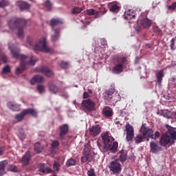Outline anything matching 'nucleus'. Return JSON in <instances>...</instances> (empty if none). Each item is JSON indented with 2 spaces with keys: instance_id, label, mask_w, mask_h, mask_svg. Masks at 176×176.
Segmentation results:
<instances>
[{
  "instance_id": "52",
  "label": "nucleus",
  "mask_w": 176,
  "mask_h": 176,
  "mask_svg": "<svg viewBox=\"0 0 176 176\" xmlns=\"http://www.w3.org/2000/svg\"><path fill=\"white\" fill-rule=\"evenodd\" d=\"M89 97H90V95L88 94V92L87 91H85L83 93V96H82V98L86 99V98H89Z\"/></svg>"
},
{
  "instance_id": "40",
  "label": "nucleus",
  "mask_w": 176,
  "mask_h": 176,
  "mask_svg": "<svg viewBox=\"0 0 176 176\" xmlns=\"http://www.w3.org/2000/svg\"><path fill=\"white\" fill-rule=\"evenodd\" d=\"M36 89L40 94H41V93H45V86L44 85H37Z\"/></svg>"
},
{
  "instance_id": "47",
  "label": "nucleus",
  "mask_w": 176,
  "mask_h": 176,
  "mask_svg": "<svg viewBox=\"0 0 176 176\" xmlns=\"http://www.w3.org/2000/svg\"><path fill=\"white\" fill-rule=\"evenodd\" d=\"M114 124L117 126L118 130H121L123 128V124L120 123V121H116Z\"/></svg>"
},
{
  "instance_id": "27",
  "label": "nucleus",
  "mask_w": 176,
  "mask_h": 176,
  "mask_svg": "<svg viewBox=\"0 0 176 176\" xmlns=\"http://www.w3.org/2000/svg\"><path fill=\"white\" fill-rule=\"evenodd\" d=\"M39 170L41 173H43L44 174H50L51 173H52V169H50V168L45 167V164H41L39 165Z\"/></svg>"
},
{
  "instance_id": "21",
  "label": "nucleus",
  "mask_w": 176,
  "mask_h": 176,
  "mask_svg": "<svg viewBox=\"0 0 176 176\" xmlns=\"http://www.w3.org/2000/svg\"><path fill=\"white\" fill-rule=\"evenodd\" d=\"M113 93H115V88L111 87L109 88L108 90L105 91L104 94V100H111L112 98V96L113 95Z\"/></svg>"
},
{
  "instance_id": "7",
  "label": "nucleus",
  "mask_w": 176,
  "mask_h": 176,
  "mask_svg": "<svg viewBox=\"0 0 176 176\" xmlns=\"http://www.w3.org/2000/svg\"><path fill=\"white\" fill-rule=\"evenodd\" d=\"M81 107L82 111L85 113L93 112V111L96 109V103H94V102L91 99H87L82 100Z\"/></svg>"
},
{
  "instance_id": "41",
  "label": "nucleus",
  "mask_w": 176,
  "mask_h": 176,
  "mask_svg": "<svg viewBox=\"0 0 176 176\" xmlns=\"http://www.w3.org/2000/svg\"><path fill=\"white\" fill-rule=\"evenodd\" d=\"M60 67L63 69H67V68H69V63L68 62L62 61L60 63Z\"/></svg>"
},
{
  "instance_id": "45",
  "label": "nucleus",
  "mask_w": 176,
  "mask_h": 176,
  "mask_svg": "<svg viewBox=\"0 0 176 176\" xmlns=\"http://www.w3.org/2000/svg\"><path fill=\"white\" fill-rule=\"evenodd\" d=\"M10 171H12V173H19V168L14 165H10Z\"/></svg>"
},
{
  "instance_id": "2",
  "label": "nucleus",
  "mask_w": 176,
  "mask_h": 176,
  "mask_svg": "<svg viewBox=\"0 0 176 176\" xmlns=\"http://www.w3.org/2000/svg\"><path fill=\"white\" fill-rule=\"evenodd\" d=\"M166 129L168 131L163 133L160 138V145L170 148V146H173L175 144L176 128L166 125Z\"/></svg>"
},
{
  "instance_id": "10",
  "label": "nucleus",
  "mask_w": 176,
  "mask_h": 176,
  "mask_svg": "<svg viewBox=\"0 0 176 176\" xmlns=\"http://www.w3.org/2000/svg\"><path fill=\"white\" fill-rule=\"evenodd\" d=\"M125 130L127 133L126 138V141L128 142L133 141V138H134V128L133 126H131L130 124H127L125 126Z\"/></svg>"
},
{
  "instance_id": "28",
  "label": "nucleus",
  "mask_w": 176,
  "mask_h": 176,
  "mask_svg": "<svg viewBox=\"0 0 176 176\" xmlns=\"http://www.w3.org/2000/svg\"><path fill=\"white\" fill-rule=\"evenodd\" d=\"M141 25H142L143 28H149L152 25V21L149 19H144L141 21Z\"/></svg>"
},
{
  "instance_id": "43",
  "label": "nucleus",
  "mask_w": 176,
  "mask_h": 176,
  "mask_svg": "<svg viewBox=\"0 0 176 176\" xmlns=\"http://www.w3.org/2000/svg\"><path fill=\"white\" fill-rule=\"evenodd\" d=\"M10 72V67L9 65H6L3 68L2 74H9Z\"/></svg>"
},
{
  "instance_id": "58",
  "label": "nucleus",
  "mask_w": 176,
  "mask_h": 176,
  "mask_svg": "<svg viewBox=\"0 0 176 176\" xmlns=\"http://www.w3.org/2000/svg\"><path fill=\"white\" fill-rule=\"evenodd\" d=\"M102 41H103V43H102V45L103 46H105V45H107V41H104V40H102Z\"/></svg>"
},
{
  "instance_id": "1",
  "label": "nucleus",
  "mask_w": 176,
  "mask_h": 176,
  "mask_svg": "<svg viewBox=\"0 0 176 176\" xmlns=\"http://www.w3.org/2000/svg\"><path fill=\"white\" fill-rule=\"evenodd\" d=\"M8 49L10 50L14 58H19V60H21V66L17 67L16 69V75L23 74V72L25 71L27 65H35V63L38 60L36 56H31L30 60H28V56L20 54V49L14 45L10 46V44H8Z\"/></svg>"
},
{
  "instance_id": "38",
  "label": "nucleus",
  "mask_w": 176,
  "mask_h": 176,
  "mask_svg": "<svg viewBox=\"0 0 176 176\" xmlns=\"http://www.w3.org/2000/svg\"><path fill=\"white\" fill-rule=\"evenodd\" d=\"M103 115L107 116V118H111L113 115V111H112V109H111L109 110H104Z\"/></svg>"
},
{
  "instance_id": "8",
  "label": "nucleus",
  "mask_w": 176,
  "mask_h": 176,
  "mask_svg": "<svg viewBox=\"0 0 176 176\" xmlns=\"http://www.w3.org/2000/svg\"><path fill=\"white\" fill-rule=\"evenodd\" d=\"M109 168L110 171L113 172V174H120L122 173V164H120L119 160L112 161L109 166Z\"/></svg>"
},
{
  "instance_id": "46",
  "label": "nucleus",
  "mask_w": 176,
  "mask_h": 176,
  "mask_svg": "<svg viewBox=\"0 0 176 176\" xmlns=\"http://www.w3.org/2000/svg\"><path fill=\"white\" fill-rule=\"evenodd\" d=\"M168 10H175L176 12V2L172 3V5L168 6Z\"/></svg>"
},
{
  "instance_id": "5",
  "label": "nucleus",
  "mask_w": 176,
  "mask_h": 176,
  "mask_svg": "<svg viewBox=\"0 0 176 176\" xmlns=\"http://www.w3.org/2000/svg\"><path fill=\"white\" fill-rule=\"evenodd\" d=\"M26 46L27 47H33L35 51L38 50V52H45V53H50L52 52L47 45H46V38L38 40L34 46L32 41L28 39Z\"/></svg>"
},
{
  "instance_id": "17",
  "label": "nucleus",
  "mask_w": 176,
  "mask_h": 176,
  "mask_svg": "<svg viewBox=\"0 0 176 176\" xmlns=\"http://www.w3.org/2000/svg\"><path fill=\"white\" fill-rule=\"evenodd\" d=\"M48 87L49 91H50L52 94H57V93L60 91V88H58L54 82H48Z\"/></svg>"
},
{
  "instance_id": "11",
  "label": "nucleus",
  "mask_w": 176,
  "mask_h": 176,
  "mask_svg": "<svg viewBox=\"0 0 176 176\" xmlns=\"http://www.w3.org/2000/svg\"><path fill=\"white\" fill-rule=\"evenodd\" d=\"M69 131V126L68 124H62L59 127V138L60 140H64V138L68 134V131Z\"/></svg>"
},
{
  "instance_id": "24",
  "label": "nucleus",
  "mask_w": 176,
  "mask_h": 176,
  "mask_svg": "<svg viewBox=\"0 0 176 176\" xmlns=\"http://www.w3.org/2000/svg\"><path fill=\"white\" fill-rule=\"evenodd\" d=\"M87 162H88V163L93 162V155L91 154L83 153L81 157V163H86Z\"/></svg>"
},
{
  "instance_id": "48",
  "label": "nucleus",
  "mask_w": 176,
  "mask_h": 176,
  "mask_svg": "<svg viewBox=\"0 0 176 176\" xmlns=\"http://www.w3.org/2000/svg\"><path fill=\"white\" fill-rule=\"evenodd\" d=\"M159 137H160V132L159 131H156L153 135V138H151V140H157V138H159Z\"/></svg>"
},
{
  "instance_id": "15",
  "label": "nucleus",
  "mask_w": 176,
  "mask_h": 176,
  "mask_svg": "<svg viewBox=\"0 0 176 176\" xmlns=\"http://www.w3.org/2000/svg\"><path fill=\"white\" fill-rule=\"evenodd\" d=\"M64 24V21L60 18H53L50 21V27H52V30H54V27Z\"/></svg>"
},
{
  "instance_id": "49",
  "label": "nucleus",
  "mask_w": 176,
  "mask_h": 176,
  "mask_svg": "<svg viewBox=\"0 0 176 176\" xmlns=\"http://www.w3.org/2000/svg\"><path fill=\"white\" fill-rule=\"evenodd\" d=\"M54 169L56 170V171H60V164L57 162L54 163Z\"/></svg>"
},
{
  "instance_id": "44",
  "label": "nucleus",
  "mask_w": 176,
  "mask_h": 176,
  "mask_svg": "<svg viewBox=\"0 0 176 176\" xmlns=\"http://www.w3.org/2000/svg\"><path fill=\"white\" fill-rule=\"evenodd\" d=\"M44 5L47 8V10H52V3L50 1L47 0Z\"/></svg>"
},
{
  "instance_id": "51",
  "label": "nucleus",
  "mask_w": 176,
  "mask_h": 176,
  "mask_svg": "<svg viewBox=\"0 0 176 176\" xmlns=\"http://www.w3.org/2000/svg\"><path fill=\"white\" fill-rule=\"evenodd\" d=\"M135 30L138 33L141 32V31H142V27H141L140 25H137L135 27Z\"/></svg>"
},
{
  "instance_id": "57",
  "label": "nucleus",
  "mask_w": 176,
  "mask_h": 176,
  "mask_svg": "<svg viewBox=\"0 0 176 176\" xmlns=\"http://www.w3.org/2000/svg\"><path fill=\"white\" fill-rule=\"evenodd\" d=\"M88 94H93V90L88 89Z\"/></svg>"
},
{
  "instance_id": "19",
  "label": "nucleus",
  "mask_w": 176,
  "mask_h": 176,
  "mask_svg": "<svg viewBox=\"0 0 176 176\" xmlns=\"http://www.w3.org/2000/svg\"><path fill=\"white\" fill-rule=\"evenodd\" d=\"M44 80L45 78L43 76L36 75L30 80V83L31 85H35V83H42Z\"/></svg>"
},
{
  "instance_id": "9",
  "label": "nucleus",
  "mask_w": 176,
  "mask_h": 176,
  "mask_svg": "<svg viewBox=\"0 0 176 176\" xmlns=\"http://www.w3.org/2000/svg\"><path fill=\"white\" fill-rule=\"evenodd\" d=\"M140 133H142V136L146 141H149V138H153V129L146 127L144 125L142 126Z\"/></svg>"
},
{
  "instance_id": "3",
  "label": "nucleus",
  "mask_w": 176,
  "mask_h": 176,
  "mask_svg": "<svg viewBox=\"0 0 176 176\" xmlns=\"http://www.w3.org/2000/svg\"><path fill=\"white\" fill-rule=\"evenodd\" d=\"M31 20H25L23 19H12L8 22V26L10 30H18L17 36L24 38L23 29L25 25H30Z\"/></svg>"
},
{
  "instance_id": "22",
  "label": "nucleus",
  "mask_w": 176,
  "mask_h": 176,
  "mask_svg": "<svg viewBox=\"0 0 176 176\" xmlns=\"http://www.w3.org/2000/svg\"><path fill=\"white\" fill-rule=\"evenodd\" d=\"M23 112L25 116H27V115H31V116H33V118H37L38 116V111L34 109H23Z\"/></svg>"
},
{
  "instance_id": "20",
  "label": "nucleus",
  "mask_w": 176,
  "mask_h": 176,
  "mask_svg": "<svg viewBox=\"0 0 176 176\" xmlns=\"http://www.w3.org/2000/svg\"><path fill=\"white\" fill-rule=\"evenodd\" d=\"M54 34L52 35L51 40L52 42H56L60 39V32H61V29L60 28H55L54 30Z\"/></svg>"
},
{
  "instance_id": "56",
  "label": "nucleus",
  "mask_w": 176,
  "mask_h": 176,
  "mask_svg": "<svg viewBox=\"0 0 176 176\" xmlns=\"http://www.w3.org/2000/svg\"><path fill=\"white\" fill-rule=\"evenodd\" d=\"M2 155H3V148L0 147V156H2Z\"/></svg>"
},
{
  "instance_id": "36",
  "label": "nucleus",
  "mask_w": 176,
  "mask_h": 176,
  "mask_svg": "<svg viewBox=\"0 0 176 176\" xmlns=\"http://www.w3.org/2000/svg\"><path fill=\"white\" fill-rule=\"evenodd\" d=\"M76 164V160L74 158H70L66 162L67 167H71L72 166H75Z\"/></svg>"
},
{
  "instance_id": "18",
  "label": "nucleus",
  "mask_w": 176,
  "mask_h": 176,
  "mask_svg": "<svg viewBox=\"0 0 176 176\" xmlns=\"http://www.w3.org/2000/svg\"><path fill=\"white\" fill-rule=\"evenodd\" d=\"M135 12H134L133 10H128L124 14V18L126 20H131V19H135Z\"/></svg>"
},
{
  "instance_id": "30",
  "label": "nucleus",
  "mask_w": 176,
  "mask_h": 176,
  "mask_svg": "<svg viewBox=\"0 0 176 176\" xmlns=\"http://www.w3.org/2000/svg\"><path fill=\"white\" fill-rule=\"evenodd\" d=\"M18 6L21 10H27L30 8L28 3L25 1H19Z\"/></svg>"
},
{
  "instance_id": "25",
  "label": "nucleus",
  "mask_w": 176,
  "mask_h": 176,
  "mask_svg": "<svg viewBox=\"0 0 176 176\" xmlns=\"http://www.w3.org/2000/svg\"><path fill=\"white\" fill-rule=\"evenodd\" d=\"M155 76L157 78V83H158V85H162V82L163 80V78H164V71L163 70H160L158 72H157L155 74Z\"/></svg>"
},
{
  "instance_id": "35",
  "label": "nucleus",
  "mask_w": 176,
  "mask_h": 176,
  "mask_svg": "<svg viewBox=\"0 0 176 176\" xmlns=\"http://www.w3.org/2000/svg\"><path fill=\"white\" fill-rule=\"evenodd\" d=\"M87 14L89 16H93L94 14L95 15V19H98V17H100V16H98V13L97 12V11H96L94 9H89L87 10Z\"/></svg>"
},
{
  "instance_id": "31",
  "label": "nucleus",
  "mask_w": 176,
  "mask_h": 176,
  "mask_svg": "<svg viewBox=\"0 0 176 176\" xmlns=\"http://www.w3.org/2000/svg\"><path fill=\"white\" fill-rule=\"evenodd\" d=\"M44 147L43 144H41L40 142H36L34 144V151L37 152V153H41L43 151Z\"/></svg>"
},
{
  "instance_id": "12",
  "label": "nucleus",
  "mask_w": 176,
  "mask_h": 176,
  "mask_svg": "<svg viewBox=\"0 0 176 176\" xmlns=\"http://www.w3.org/2000/svg\"><path fill=\"white\" fill-rule=\"evenodd\" d=\"M36 71H37V72H42V74H45V75L47 76V78H52V76L54 75L53 71H52L50 69L45 66H43L41 68H37Z\"/></svg>"
},
{
  "instance_id": "29",
  "label": "nucleus",
  "mask_w": 176,
  "mask_h": 176,
  "mask_svg": "<svg viewBox=\"0 0 176 176\" xmlns=\"http://www.w3.org/2000/svg\"><path fill=\"white\" fill-rule=\"evenodd\" d=\"M8 165V160H3L0 162V176L3 175L5 172V167Z\"/></svg>"
},
{
  "instance_id": "32",
  "label": "nucleus",
  "mask_w": 176,
  "mask_h": 176,
  "mask_svg": "<svg viewBox=\"0 0 176 176\" xmlns=\"http://www.w3.org/2000/svg\"><path fill=\"white\" fill-rule=\"evenodd\" d=\"M118 162H122V163L127 160V153L124 151H120V155L118 159Z\"/></svg>"
},
{
  "instance_id": "13",
  "label": "nucleus",
  "mask_w": 176,
  "mask_h": 176,
  "mask_svg": "<svg viewBox=\"0 0 176 176\" xmlns=\"http://www.w3.org/2000/svg\"><path fill=\"white\" fill-rule=\"evenodd\" d=\"M150 148L151 152L155 154L159 153V152L163 151V147L157 145V143L153 141L150 143Z\"/></svg>"
},
{
  "instance_id": "55",
  "label": "nucleus",
  "mask_w": 176,
  "mask_h": 176,
  "mask_svg": "<svg viewBox=\"0 0 176 176\" xmlns=\"http://www.w3.org/2000/svg\"><path fill=\"white\" fill-rule=\"evenodd\" d=\"M19 135L22 140H24L25 138V133L24 132H20Z\"/></svg>"
},
{
  "instance_id": "6",
  "label": "nucleus",
  "mask_w": 176,
  "mask_h": 176,
  "mask_svg": "<svg viewBox=\"0 0 176 176\" xmlns=\"http://www.w3.org/2000/svg\"><path fill=\"white\" fill-rule=\"evenodd\" d=\"M129 58L126 56L118 57L113 59L114 67L112 69L113 74H121L123 72V67L125 64H128Z\"/></svg>"
},
{
  "instance_id": "37",
  "label": "nucleus",
  "mask_w": 176,
  "mask_h": 176,
  "mask_svg": "<svg viewBox=\"0 0 176 176\" xmlns=\"http://www.w3.org/2000/svg\"><path fill=\"white\" fill-rule=\"evenodd\" d=\"M144 140L145 139L143 135H138L135 138V144H141Z\"/></svg>"
},
{
  "instance_id": "23",
  "label": "nucleus",
  "mask_w": 176,
  "mask_h": 176,
  "mask_svg": "<svg viewBox=\"0 0 176 176\" xmlns=\"http://www.w3.org/2000/svg\"><path fill=\"white\" fill-rule=\"evenodd\" d=\"M109 10L112 13H119L120 12V6L118 5L117 3H111L109 6Z\"/></svg>"
},
{
  "instance_id": "33",
  "label": "nucleus",
  "mask_w": 176,
  "mask_h": 176,
  "mask_svg": "<svg viewBox=\"0 0 176 176\" xmlns=\"http://www.w3.org/2000/svg\"><path fill=\"white\" fill-rule=\"evenodd\" d=\"M24 118H25V114L23 110L19 114L15 116V119L18 122H21V120H24Z\"/></svg>"
},
{
  "instance_id": "54",
  "label": "nucleus",
  "mask_w": 176,
  "mask_h": 176,
  "mask_svg": "<svg viewBox=\"0 0 176 176\" xmlns=\"http://www.w3.org/2000/svg\"><path fill=\"white\" fill-rule=\"evenodd\" d=\"M174 45H175V41H174V38H172L171 41H170V49L172 50H174Z\"/></svg>"
},
{
  "instance_id": "53",
  "label": "nucleus",
  "mask_w": 176,
  "mask_h": 176,
  "mask_svg": "<svg viewBox=\"0 0 176 176\" xmlns=\"http://www.w3.org/2000/svg\"><path fill=\"white\" fill-rule=\"evenodd\" d=\"M153 31L154 32H157V34H160V32H162V31L160 30V29H159L158 27H154Z\"/></svg>"
},
{
  "instance_id": "60",
  "label": "nucleus",
  "mask_w": 176,
  "mask_h": 176,
  "mask_svg": "<svg viewBox=\"0 0 176 176\" xmlns=\"http://www.w3.org/2000/svg\"><path fill=\"white\" fill-rule=\"evenodd\" d=\"M113 20H116V18L113 19Z\"/></svg>"
},
{
  "instance_id": "34",
  "label": "nucleus",
  "mask_w": 176,
  "mask_h": 176,
  "mask_svg": "<svg viewBox=\"0 0 176 176\" xmlns=\"http://www.w3.org/2000/svg\"><path fill=\"white\" fill-rule=\"evenodd\" d=\"M58 146H60V142H58V140H52L51 148L52 151L58 149Z\"/></svg>"
},
{
  "instance_id": "59",
  "label": "nucleus",
  "mask_w": 176,
  "mask_h": 176,
  "mask_svg": "<svg viewBox=\"0 0 176 176\" xmlns=\"http://www.w3.org/2000/svg\"><path fill=\"white\" fill-rule=\"evenodd\" d=\"M146 47H148V49H151V45L146 44Z\"/></svg>"
},
{
  "instance_id": "39",
  "label": "nucleus",
  "mask_w": 176,
  "mask_h": 176,
  "mask_svg": "<svg viewBox=\"0 0 176 176\" xmlns=\"http://www.w3.org/2000/svg\"><path fill=\"white\" fill-rule=\"evenodd\" d=\"M83 153L86 155H91V153H90V145H89V144L85 145Z\"/></svg>"
},
{
  "instance_id": "42",
  "label": "nucleus",
  "mask_w": 176,
  "mask_h": 176,
  "mask_svg": "<svg viewBox=\"0 0 176 176\" xmlns=\"http://www.w3.org/2000/svg\"><path fill=\"white\" fill-rule=\"evenodd\" d=\"M80 12H82V8L79 7H75L72 10L73 14H78Z\"/></svg>"
},
{
  "instance_id": "26",
  "label": "nucleus",
  "mask_w": 176,
  "mask_h": 176,
  "mask_svg": "<svg viewBox=\"0 0 176 176\" xmlns=\"http://www.w3.org/2000/svg\"><path fill=\"white\" fill-rule=\"evenodd\" d=\"M8 107L10 109H11V111H14L16 112H19V111H20V105L12 102H9L8 103Z\"/></svg>"
},
{
  "instance_id": "50",
  "label": "nucleus",
  "mask_w": 176,
  "mask_h": 176,
  "mask_svg": "<svg viewBox=\"0 0 176 176\" xmlns=\"http://www.w3.org/2000/svg\"><path fill=\"white\" fill-rule=\"evenodd\" d=\"M6 6H8V2L5 0L0 1V8H5Z\"/></svg>"
},
{
  "instance_id": "14",
  "label": "nucleus",
  "mask_w": 176,
  "mask_h": 176,
  "mask_svg": "<svg viewBox=\"0 0 176 176\" xmlns=\"http://www.w3.org/2000/svg\"><path fill=\"white\" fill-rule=\"evenodd\" d=\"M100 133H101V126H100V124L93 126L89 129V135H92V137H96Z\"/></svg>"
},
{
  "instance_id": "16",
  "label": "nucleus",
  "mask_w": 176,
  "mask_h": 176,
  "mask_svg": "<svg viewBox=\"0 0 176 176\" xmlns=\"http://www.w3.org/2000/svg\"><path fill=\"white\" fill-rule=\"evenodd\" d=\"M30 160H31V152L28 151L22 157L21 163L24 166H28L30 164Z\"/></svg>"
},
{
  "instance_id": "4",
  "label": "nucleus",
  "mask_w": 176,
  "mask_h": 176,
  "mask_svg": "<svg viewBox=\"0 0 176 176\" xmlns=\"http://www.w3.org/2000/svg\"><path fill=\"white\" fill-rule=\"evenodd\" d=\"M102 140L104 142L103 152H108L109 151H111L112 153L118 152V142H113L115 139L111 135V133L108 132L102 133Z\"/></svg>"
}]
</instances>
